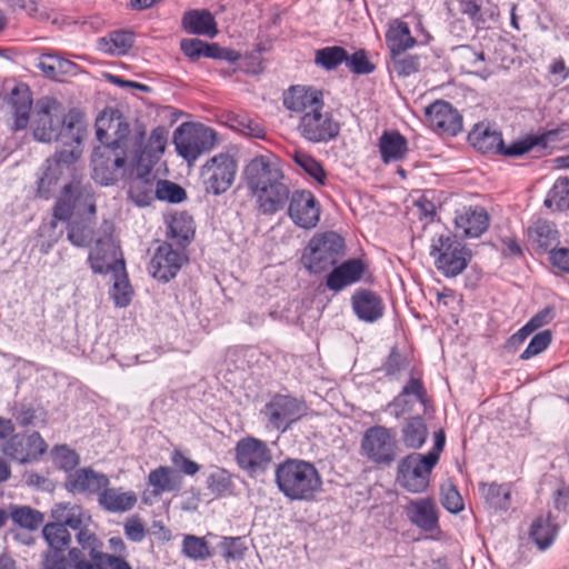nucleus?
<instances>
[{"label":"nucleus","mask_w":569,"mask_h":569,"mask_svg":"<svg viewBox=\"0 0 569 569\" xmlns=\"http://www.w3.org/2000/svg\"><path fill=\"white\" fill-rule=\"evenodd\" d=\"M460 12L469 18L472 26L481 28L488 20H496L499 10L490 0H458Z\"/></svg>","instance_id":"36"},{"label":"nucleus","mask_w":569,"mask_h":569,"mask_svg":"<svg viewBox=\"0 0 569 569\" xmlns=\"http://www.w3.org/2000/svg\"><path fill=\"white\" fill-rule=\"evenodd\" d=\"M287 203L288 217L297 227L312 229L318 224L321 207L311 191L305 189L295 190Z\"/></svg>","instance_id":"16"},{"label":"nucleus","mask_w":569,"mask_h":569,"mask_svg":"<svg viewBox=\"0 0 569 569\" xmlns=\"http://www.w3.org/2000/svg\"><path fill=\"white\" fill-rule=\"evenodd\" d=\"M237 173V161L229 153H219L210 158L201 169L203 187L207 193L220 196L232 186Z\"/></svg>","instance_id":"11"},{"label":"nucleus","mask_w":569,"mask_h":569,"mask_svg":"<svg viewBox=\"0 0 569 569\" xmlns=\"http://www.w3.org/2000/svg\"><path fill=\"white\" fill-rule=\"evenodd\" d=\"M6 103L10 107L13 116V131L23 130L30 121V112L32 108V92L28 84L17 83L4 98Z\"/></svg>","instance_id":"26"},{"label":"nucleus","mask_w":569,"mask_h":569,"mask_svg":"<svg viewBox=\"0 0 569 569\" xmlns=\"http://www.w3.org/2000/svg\"><path fill=\"white\" fill-rule=\"evenodd\" d=\"M435 467L423 455L413 452L399 462L397 479L407 491L421 493L429 487Z\"/></svg>","instance_id":"13"},{"label":"nucleus","mask_w":569,"mask_h":569,"mask_svg":"<svg viewBox=\"0 0 569 569\" xmlns=\"http://www.w3.org/2000/svg\"><path fill=\"white\" fill-rule=\"evenodd\" d=\"M156 198L158 200H167L171 203H179L187 198L186 190L171 181L158 180L156 182Z\"/></svg>","instance_id":"62"},{"label":"nucleus","mask_w":569,"mask_h":569,"mask_svg":"<svg viewBox=\"0 0 569 569\" xmlns=\"http://www.w3.org/2000/svg\"><path fill=\"white\" fill-rule=\"evenodd\" d=\"M428 436L426 422L421 416H413L406 419L401 429L402 442L407 448H421Z\"/></svg>","instance_id":"44"},{"label":"nucleus","mask_w":569,"mask_h":569,"mask_svg":"<svg viewBox=\"0 0 569 569\" xmlns=\"http://www.w3.org/2000/svg\"><path fill=\"white\" fill-rule=\"evenodd\" d=\"M182 27L190 34L213 38L218 33L214 17L208 10L187 11L182 17Z\"/></svg>","instance_id":"37"},{"label":"nucleus","mask_w":569,"mask_h":569,"mask_svg":"<svg viewBox=\"0 0 569 569\" xmlns=\"http://www.w3.org/2000/svg\"><path fill=\"white\" fill-rule=\"evenodd\" d=\"M62 116L61 104L54 99L39 101L32 121L34 139L41 142H51L58 134L56 130L61 126Z\"/></svg>","instance_id":"17"},{"label":"nucleus","mask_w":569,"mask_h":569,"mask_svg":"<svg viewBox=\"0 0 569 569\" xmlns=\"http://www.w3.org/2000/svg\"><path fill=\"white\" fill-rule=\"evenodd\" d=\"M290 189L286 180H278L252 193L256 197L259 212L266 216H272L282 210L290 196Z\"/></svg>","instance_id":"28"},{"label":"nucleus","mask_w":569,"mask_h":569,"mask_svg":"<svg viewBox=\"0 0 569 569\" xmlns=\"http://www.w3.org/2000/svg\"><path fill=\"white\" fill-rule=\"evenodd\" d=\"M42 536L48 543V550L64 552L71 543V535L62 523L48 522L42 528Z\"/></svg>","instance_id":"47"},{"label":"nucleus","mask_w":569,"mask_h":569,"mask_svg":"<svg viewBox=\"0 0 569 569\" xmlns=\"http://www.w3.org/2000/svg\"><path fill=\"white\" fill-rule=\"evenodd\" d=\"M194 236V222L187 212L176 213L168 223L167 237L179 248L184 249Z\"/></svg>","instance_id":"40"},{"label":"nucleus","mask_w":569,"mask_h":569,"mask_svg":"<svg viewBox=\"0 0 569 569\" xmlns=\"http://www.w3.org/2000/svg\"><path fill=\"white\" fill-rule=\"evenodd\" d=\"M207 489L216 498L226 497L232 493V475L224 468H217L206 480Z\"/></svg>","instance_id":"51"},{"label":"nucleus","mask_w":569,"mask_h":569,"mask_svg":"<svg viewBox=\"0 0 569 569\" xmlns=\"http://www.w3.org/2000/svg\"><path fill=\"white\" fill-rule=\"evenodd\" d=\"M429 254L436 269L446 278L461 274L472 259V251L451 232L435 236Z\"/></svg>","instance_id":"3"},{"label":"nucleus","mask_w":569,"mask_h":569,"mask_svg":"<svg viewBox=\"0 0 569 569\" xmlns=\"http://www.w3.org/2000/svg\"><path fill=\"white\" fill-rule=\"evenodd\" d=\"M98 502L101 508L109 512H126L137 503V496L133 491L123 492L121 488H109L102 490Z\"/></svg>","instance_id":"38"},{"label":"nucleus","mask_w":569,"mask_h":569,"mask_svg":"<svg viewBox=\"0 0 569 569\" xmlns=\"http://www.w3.org/2000/svg\"><path fill=\"white\" fill-rule=\"evenodd\" d=\"M379 152L385 163L399 161L409 152L407 139L397 130H386L379 138Z\"/></svg>","instance_id":"35"},{"label":"nucleus","mask_w":569,"mask_h":569,"mask_svg":"<svg viewBox=\"0 0 569 569\" xmlns=\"http://www.w3.org/2000/svg\"><path fill=\"white\" fill-rule=\"evenodd\" d=\"M133 46V33L114 30L98 40V50L110 56H123Z\"/></svg>","instance_id":"42"},{"label":"nucleus","mask_w":569,"mask_h":569,"mask_svg":"<svg viewBox=\"0 0 569 569\" xmlns=\"http://www.w3.org/2000/svg\"><path fill=\"white\" fill-rule=\"evenodd\" d=\"M392 70L399 78H407L417 73L421 67L420 56L409 54L406 51L390 54Z\"/></svg>","instance_id":"56"},{"label":"nucleus","mask_w":569,"mask_h":569,"mask_svg":"<svg viewBox=\"0 0 569 569\" xmlns=\"http://www.w3.org/2000/svg\"><path fill=\"white\" fill-rule=\"evenodd\" d=\"M407 519L423 532L439 531V516L433 498L410 500L405 507Z\"/></svg>","instance_id":"24"},{"label":"nucleus","mask_w":569,"mask_h":569,"mask_svg":"<svg viewBox=\"0 0 569 569\" xmlns=\"http://www.w3.org/2000/svg\"><path fill=\"white\" fill-rule=\"evenodd\" d=\"M282 103L289 111L301 116L325 107L322 91L305 86H291L283 92Z\"/></svg>","instance_id":"23"},{"label":"nucleus","mask_w":569,"mask_h":569,"mask_svg":"<svg viewBox=\"0 0 569 569\" xmlns=\"http://www.w3.org/2000/svg\"><path fill=\"white\" fill-rule=\"evenodd\" d=\"M156 180L149 174H141L134 178L129 186L128 196L137 206L146 207L151 204L156 198Z\"/></svg>","instance_id":"43"},{"label":"nucleus","mask_w":569,"mask_h":569,"mask_svg":"<svg viewBox=\"0 0 569 569\" xmlns=\"http://www.w3.org/2000/svg\"><path fill=\"white\" fill-rule=\"evenodd\" d=\"M307 411L303 401L289 395L276 393L264 405L261 413L268 421V426L286 432L292 423L300 420Z\"/></svg>","instance_id":"10"},{"label":"nucleus","mask_w":569,"mask_h":569,"mask_svg":"<svg viewBox=\"0 0 569 569\" xmlns=\"http://www.w3.org/2000/svg\"><path fill=\"white\" fill-rule=\"evenodd\" d=\"M347 59L348 51L339 46L325 47L315 53V63L327 71L337 69Z\"/></svg>","instance_id":"50"},{"label":"nucleus","mask_w":569,"mask_h":569,"mask_svg":"<svg viewBox=\"0 0 569 569\" xmlns=\"http://www.w3.org/2000/svg\"><path fill=\"white\" fill-rule=\"evenodd\" d=\"M113 273L114 282L109 290V296L112 299L116 307L124 308L129 306L133 291L129 283L126 269L123 271H118Z\"/></svg>","instance_id":"54"},{"label":"nucleus","mask_w":569,"mask_h":569,"mask_svg":"<svg viewBox=\"0 0 569 569\" xmlns=\"http://www.w3.org/2000/svg\"><path fill=\"white\" fill-rule=\"evenodd\" d=\"M52 461L59 470H63L67 475L76 471L80 463L79 453L67 445L56 446L51 450Z\"/></svg>","instance_id":"57"},{"label":"nucleus","mask_w":569,"mask_h":569,"mask_svg":"<svg viewBox=\"0 0 569 569\" xmlns=\"http://www.w3.org/2000/svg\"><path fill=\"white\" fill-rule=\"evenodd\" d=\"M218 547L227 561L243 559L248 549L242 537H223Z\"/></svg>","instance_id":"60"},{"label":"nucleus","mask_w":569,"mask_h":569,"mask_svg":"<svg viewBox=\"0 0 569 569\" xmlns=\"http://www.w3.org/2000/svg\"><path fill=\"white\" fill-rule=\"evenodd\" d=\"M48 446L39 432L31 435H13L2 447V452L21 463L39 459L47 450Z\"/></svg>","instance_id":"18"},{"label":"nucleus","mask_w":569,"mask_h":569,"mask_svg":"<svg viewBox=\"0 0 569 569\" xmlns=\"http://www.w3.org/2000/svg\"><path fill=\"white\" fill-rule=\"evenodd\" d=\"M346 66L355 74H369L376 70V66L370 62L363 49L357 50L352 54L348 53Z\"/></svg>","instance_id":"64"},{"label":"nucleus","mask_w":569,"mask_h":569,"mask_svg":"<svg viewBox=\"0 0 569 569\" xmlns=\"http://www.w3.org/2000/svg\"><path fill=\"white\" fill-rule=\"evenodd\" d=\"M182 552L190 559L204 560L211 557L209 546L204 538L188 535L182 542Z\"/></svg>","instance_id":"61"},{"label":"nucleus","mask_w":569,"mask_h":569,"mask_svg":"<svg viewBox=\"0 0 569 569\" xmlns=\"http://www.w3.org/2000/svg\"><path fill=\"white\" fill-rule=\"evenodd\" d=\"M351 306L355 315L365 322H376L385 313L382 298L375 291L360 288L351 297Z\"/></svg>","instance_id":"29"},{"label":"nucleus","mask_w":569,"mask_h":569,"mask_svg":"<svg viewBox=\"0 0 569 569\" xmlns=\"http://www.w3.org/2000/svg\"><path fill=\"white\" fill-rule=\"evenodd\" d=\"M331 268L332 270L326 277V286L329 290L339 292L360 281L367 270V264L359 258H351Z\"/></svg>","instance_id":"25"},{"label":"nucleus","mask_w":569,"mask_h":569,"mask_svg":"<svg viewBox=\"0 0 569 569\" xmlns=\"http://www.w3.org/2000/svg\"><path fill=\"white\" fill-rule=\"evenodd\" d=\"M479 492L486 507L495 512H506L511 507V486L509 483L480 481Z\"/></svg>","instance_id":"33"},{"label":"nucleus","mask_w":569,"mask_h":569,"mask_svg":"<svg viewBox=\"0 0 569 569\" xmlns=\"http://www.w3.org/2000/svg\"><path fill=\"white\" fill-rule=\"evenodd\" d=\"M50 517L57 523H62L64 528H71L78 531L83 526H89L92 521L91 516L80 505L71 502L56 503L50 511Z\"/></svg>","instance_id":"32"},{"label":"nucleus","mask_w":569,"mask_h":569,"mask_svg":"<svg viewBox=\"0 0 569 569\" xmlns=\"http://www.w3.org/2000/svg\"><path fill=\"white\" fill-rule=\"evenodd\" d=\"M558 533V525L551 512L538 517L531 525L529 536L540 550L549 548Z\"/></svg>","instance_id":"41"},{"label":"nucleus","mask_w":569,"mask_h":569,"mask_svg":"<svg viewBox=\"0 0 569 569\" xmlns=\"http://www.w3.org/2000/svg\"><path fill=\"white\" fill-rule=\"evenodd\" d=\"M528 242L538 254L551 253L560 243V232L555 222L538 219L527 230Z\"/></svg>","instance_id":"27"},{"label":"nucleus","mask_w":569,"mask_h":569,"mask_svg":"<svg viewBox=\"0 0 569 569\" xmlns=\"http://www.w3.org/2000/svg\"><path fill=\"white\" fill-rule=\"evenodd\" d=\"M228 122L233 130L247 137L256 139H264L266 137V129L247 114L231 113L228 116Z\"/></svg>","instance_id":"53"},{"label":"nucleus","mask_w":569,"mask_h":569,"mask_svg":"<svg viewBox=\"0 0 569 569\" xmlns=\"http://www.w3.org/2000/svg\"><path fill=\"white\" fill-rule=\"evenodd\" d=\"M77 159L73 150H57L51 159L47 160V168L37 181V196L42 199H50L62 176V166L70 164Z\"/></svg>","instance_id":"21"},{"label":"nucleus","mask_w":569,"mask_h":569,"mask_svg":"<svg viewBox=\"0 0 569 569\" xmlns=\"http://www.w3.org/2000/svg\"><path fill=\"white\" fill-rule=\"evenodd\" d=\"M243 180L249 191L253 193L278 180H286V177L274 156L261 154L247 163L243 169Z\"/></svg>","instance_id":"14"},{"label":"nucleus","mask_w":569,"mask_h":569,"mask_svg":"<svg viewBox=\"0 0 569 569\" xmlns=\"http://www.w3.org/2000/svg\"><path fill=\"white\" fill-rule=\"evenodd\" d=\"M181 477L168 466H160L148 475L147 483L152 488V495L158 497L163 492L177 491L181 487Z\"/></svg>","instance_id":"39"},{"label":"nucleus","mask_w":569,"mask_h":569,"mask_svg":"<svg viewBox=\"0 0 569 569\" xmlns=\"http://www.w3.org/2000/svg\"><path fill=\"white\" fill-rule=\"evenodd\" d=\"M96 134L99 142L119 141L127 151V138L130 133L129 123L118 109H106L96 121Z\"/></svg>","instance_id":"22"},{"label":"nucleus","mask_w":569,"mask_h":569,"mask_svg":"<svg viewBox=\"0 0 569 569\" xmlns=\"http://www.w3.org/2000/svg\"><path fill=\"white\" fill-rule=\"evenodd\" d=\"M408 366L409 360L407 356L402 355L397 347H392L379 370L383 372L388 380L398 381L401 378L402 371H405Z\"/></svg>","instance_id":"55"},{"label":"nucleus","mask_w":569,"mask_h":569,"mask_svg":"<svg viewBox=\"0 0 569 569\" xmlns=\"http://www.w3.org/2000/svg\"><path fill=\"white\" fill-rule=\"evenodd\" d=\"M293 162L301 168L309 177L315 179L318 183L325 184L327 173L322 164L311 154L296 150L291 156Z\"/></svg>","instance_id":"52"},{"label":"nucleus","mask_w":569,"mask_h":569,"mask_svg":"<svg viewBox=\"0 0 569 569\" xmlns=\"http://www.w3.org/2000/svg\"><path fill=\"white\" fill-rule=\"evenodd\" d=\"M548 136L549 133L528 136L522 140L513 141L508 147L502 143V148L498 153L507 157H520L531 151L535 147H541L546 149L548 146Z\"/></svg>","instance_id":"49"},{"label":"nucleus","mask_w":569,"mask_h":569,"mask_svg":"<svg viewBox=\"0 0 569 569\" xmlns=\"http://www.w3.org/2000/svg\"><path fill=\"white\" fill-rule=\"evenodd\" d=\"M100 143L91 156L92 178L101 186H111L123 176L127 151L119 141Z\"/></svg>","instance_id":"5"},{"label":"nucleus","mask_w":569,"mask_h":569,"mask_svg":"<svg viewBox=\"0 0 569 569\" xmlns=\"http://www.w3.org/2000/svg\"><path fill=\"white\" fill-rule=\"evenodd\" d=\"M543 204L553 211L569 210V178H559L549 190Z\"/></svg>","instance_id":"48"},{"label":"nucleus","mask_w":569,"mask_h":569,"mask_svg":"<svg viewBox=\"0 0 569 569\" xmlns=\"http://www.w3.org/2000/svg\"><path fill=\"white\" fill-rule=\"evenodd\" d=\"M297 130L308 142L328 143L339 136L341 124L331 111L321 107L301 116Z\"/></svg>","instance_id":"9"},{"label":"nucleus","mask_w":569,"mask_h":569,"mask_svg":"<svg viewBox=\"0 0 569 569\" xmlns=\"http://www.w3.org/2000/svg\"><path fill=\"white\" fill-rule=\"evenodd\" d=\"M217 141L214 130L203 124L182 123L173 132V143L178 153L188 162L210 151Z\"/></svg>","instance_id":"7"},{"label":"nucleus","mask_w":569,"mask_h":569,"mask_svg":"<svg viewBox=\"0 0 569 569\" xmlns=\"http://www.w3.org/2000/svg\"><path fill=\"white\" fill-rule=\"evenodd\" d=\"M110 485L107 475L96 471L91 467L79 468L67 475L64 489L72 495L98 496Z\"/></svg>","instance_id":"19"},{"label":"nucleus","mask_w":569,"mask_h":569,"mask_svg":"<svg viewBox=\"0 0 569 569\" xmlns=\"http://www.w3.org/2000/svg\"><path fill=\"white\" fill-rule=\"evenodd\" d=\"M469 143L481 153L497 154L502 148V134L489 124L479 122L468 134Z\"/></svg>","instance_id":"34"},{"label":"nucleus","mask_w":569,"mask_h":569,"mask_svg":"<svg viewBox=\"0 0 569 569\" xmlns=\"http://www.w3.org/2000/svg\"><path fill=\"white\" fill-rule=\"evenodd\" d=\"M386 43L390 54L407 51L416 46L417 40L411 36L409 26L406 22H398L386 33Z\"/></svg>","instance_id":"45"},{"label":"nucleus","mask_w":569,"mask_h":569,"mask_svg":"<svg viewBox=\"0 0 569 569\" xmlns=\"http://www.w3.org/2000/svg\"><path fill=\"white\" fill-rule=\"evenodd\" d=\"M552 341V332L549 329L536 333L527 348L520 355L521 360H529L543 352Z\"/></svg>","instance_id":"63"},{"label":"nucleus","mask_w":569,"mask_h":569,"mask_svg":"<svg viewBox=\"0 0 569 569\" xmlns=\"http://www.w3.org/2000/svg\"><path fill=\"white\" fill-rule=\"evenodd\" d=\"M347 253L343 237L335 231L316 233L301 256L303 267L312 273H322L336 266Z\"/></svg>","instance_id":"4"},{"label":"nucleus","mask_w":569,"mask_h":569,"mask_svg":"<svg viewBox=\"0 0 569 569\" xmlns=\"http://www.w3.org/2000/svg\"><path fill=\"white\" fill-rule=\"evenodd\" d=\"M9 517L16 526L30 531L38 529L44 520L43 513L39 510L18 505H10Z\"/></svg>","instance_id":"46"},{"label":"nucleus","mask_w":569,"mask_h":569,"mask_svg":"<svg viewBox=\"0 0 569 569\" xmlns=\"http://www.w3.org/2000/svg\"><path fill=\"white\" fill-rule=\"evenodd\" d=\"M234 457L239 468L250 477L264 473L272 462V452L267 443L253 437L237 442Z\"/></svg>","instance_id":"12"},{"label":"nucleus","mask_w":569,"mask_h":569,"mask_svg":"<svg viewBox=\"0 0 569 569\" xmlns=\"http://www.w3.org/2000/svg\"><path fill=\"white\" fill-rule=\"evenodd\" d=\"M456 228L467 238H478L489 227V216L480 206L463 208L455 218Z\"/></svg>","instance_id":"31"},{"label":"nucleus","mask_w":569,"mask_h":569,"mask_svg":"<svg viewBox=\"0 0 569 569\" xmlns=\"http://www.w3.org/2000/svg\"><path fill=\"white\" fill-rule=\"evenodd\" d=\"M56 132L58 134L53 140L61 142L66 150L74 151V147H79L86 133L82 113L77 109H71L67 114L63 113L61 126L58 127Z\"/></svg>","instance_id":"30"},{"label":"nucleus","mask_w":569,"mask_h":569,"mask_svg":"<svg viewBox=\"0 0 569 569\" xmlns=\"http://www.w3.org/2000/svg\"><path fill=\"white\" fill-rule=\"evenodd\" d=\"M430 127L441 134L457 136L462 130V117L451 103L437 100L426 108Z\"/></svg>","instance_id":"20"},{"label":"nucleus","mask_w":569,"mask_h":569,"mask_svg":"<svg viewBox=\"0 0 569 569\" xmlns=\"http://www.w3.org/2000/svg\"><path fill=\"white\" fill-rule=\"evenodd\" d=\"M398 443L392 429L385 426L368 428L360 442V453L376 465L390 466L397 458Z\"/></svg>","instance_id":"8"},{"label":"nucleus","mask_w":569,"mask_h":569,"mask_svg":"<svg viewBox=\"0 0 569 569\" xmlns=\"http://www.w3.org/2000/svg\"><path fill=\"white\" fill-rule=\"evenodd\" d=\"M274 478L279 491L289 500L311 501L322 486L315 465L302 459L288 458L277 465Z\"/></svg>","instance_id":"2"},{"label":"nucleus","mask_w":569,"mask_h":569,"mask_svg":"<svg viewBox=\"0 0 569 569\" xmlns=\"http://www.w3.org/2000/svg\"><path fill=\"white\" fill-rule=\"evenodd\" d=\"M440 502L442 507L451 513H459L465 508L460 492L450 480L442 483L440 487Z\"/></svg>","instance_id":"59"},{"label":"nucleus","mask_w":569,"mask_h":569,"mask_svg":"<svg viewBox=\"0 0 569 569\" xmlns=\"http://www.w3.org/2000/svg\"><path fill=\"white\" fill-rule=\"evenodd\" d=\"M76 538H77V542L81 547L80 550H82V552L87 550L89 553V557L92 560L99 559V557L103 553L102 541L97 537V535L94 532H92L89 529V526H83V528H80L77 531Z\"/></svg>","instance_id":"58"},{"label":"nucleus","mask_w":569,"mask_h":569,"mask_svg":"<svg viewBox=\"0 0 569 569\" xmlns=\"http://www.w3.org/2000/svg\"><path fill=\"white\" fill-rule=\"evenodd\" d=\"M83 203L87 207L84 217L77 218L68 226V239L77 247H87L92 242L96 224L97 207L90 189L80 183L70 182L63 186L61 196L52 210L53 219L44 228L56 229L57 221L67 222L73 211Z\"/></svg>","instance_id":"1"},{"label":"nucleus","mask_w":569,"mask_h":569,"mask_svg":"<svg viewBox=\"0 0 569 569\" xmlns=\"http://www.w3.org/2000/svg\"><path fill=\"white\" fill-rule=\"evenodd\" d=\"M113 222L104 219L100 226L102 236L97 239L96 246L88 257L94 273L107 274L124 270L126 263L120 246L113 237Z\"/></svg>","instance_id":"6"},{"label":"nucleus","mask_w":569,"mask_h":569,"mask_svg":"<svg viewBox=\"0 0 569 569\" xmlns=\"http://www.w3.org/2000/svg\"><path fill=\"white\" fill-rule=\"evenodd\" d=\"M187 261L181 248L174 249L172 242L164 241L157 247L148 270L154 279L166 283L178 274Z\"/></svg>","instance_id":"15"}]
</instances>
